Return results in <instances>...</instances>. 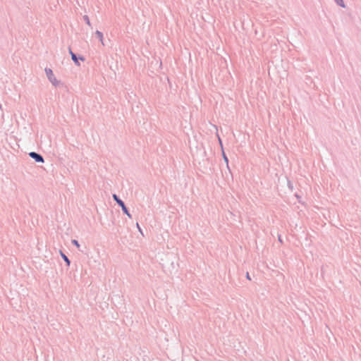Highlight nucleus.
Listing matches in <instances>:
<instances>
[{
    "label": "nucleus",
    "instance_id": "6e6552de",
    "mask_svg": "<svg viewBox=\"0 0 361 361\" xmlns=\"http://www.w3.org/2000/svg\"><path fill=\"white\" fill-rule=\"evenodd\" d=\"M222 154H223L224 160V161H225V162H226V164L227 168L229 169V166H228V157H226V155L225 154V153H224V152H223Z\"/></svg>",
    "mask_w": 361,
    "mask_h": 361
},
{
    "label": "nucleus",
    "instance_id": "f257e3e1",
    "mask_svg": "<svg viewBox=\"0 0 361 361\" xmlns=\"http://www.w3.org/2000/svg\"><path fill=\"white\" fill-rule=\"evenodd\" d=\"M113 199L114 200V201H116L118 205L121 207L123 212L125 214H126L129 218H131V214H130L128 209L126 206L124 202L122 200H121L119 197L116 194L113 195Z\"/></svg>",
    "mask_w": 361,
    "mask_h": 361
},
{
    "label": "nucleus",
    "instance_id": "9b49d317",
    "mask_svg": "<svg viewBox=\"0 0 361 361\" xmlns=\"http://www.w3.org/2000/svg\"><path fill=\"white\" fill-rule=\"evenodd\" d=\"M136 225H137V228H138L139 231L142 234V232L141 228L140 227V225L138 224V223H137V224H136Z\"/></svg>",
    "mask_w": 361,
    "mask_h": 361
},
{
    "label": "nucleus",
    "instance_id": "f03ea898",
    "mask_svg": "<svg viewBox=\"0 0 361 361\" xmlns=\"http://www.w3.org/2000/svg\"><path fill=\"white\" fill-rule=\"evenodd\" d=\"M44 71L49 82H51L54 86L56 87L59 84V81L55 78L52 70L49 68H45Z\"/></svg>",
    "mask_w": 361,
    "mask_h": 361
},
{
    "label": "nucleus",
    "instance_id": "f8f14e48",
    "mask_svg": "<svg viewBox=\"0 0 361 361\" xmlns=\"http://www.w3.org/2000/svg\"><path fill=\"white\" fill-rule=\"evenodd\" d=\"M246 278H247L248 280H251L250 276V274H249V273H248V272H247V274H246Z\"/></svg>",
    "mask_w": 361,
    "mask_h": 361
},
{
    "label": "nucleus",
    "instance_id": "9d476101",
    "mask_svg": "<svg viewBox=\"0 0 361 361\" xmlns=\"http://www.w3.org/2000/svg\"><path fill=\"white\" fill-rule=\"evenodd\" d=\"M71 243L73 245H75L77 247H78V248L80 247V244L77 240H75V239L72 240Z\"/></svg>",
    "mask_w": 361,
    "mask_h": 361
},
{
    "label": "nucleus",
    "instance_id": "7ed1b4c3",
    "mask_svg": "<svg viewBox=\"0 0 361 361\" xmlns=\"http://www.w3.org/2000/svg\"><path fill=\"white\" fill-rule=\"evenodd\" d=\"M29 156L33 159L37 163H44V157L39 153L35 152H31L29 153Z\"/></svg>",
    "mask_w": 361,
    "mask_h": 361
},
{
    "label": "nucleus",
    "instance_id": "0eeeda50",
    "mask_svg": "<svg viewBox=\"0 0 361 361\" xmlns=\"http://www.w3.org/2000/svg\"><path fill=\"white\" fill-rule=\"evenodd\" d=\"M334 1L337 4V5L340 6L342 8H345V5L343 2V0H334Z\"/></svg>",
    "mask_w": 361,
    "mask_h": 361
},
{
    "label": "nucleus",
    "instance_id": "423d86ee",
    "mask_svg": "<svg viewBox=\"0 0 361 361\" xmlns=\"http://www.w3.org/2000/svg\"><path fill=\"white\" fill-rule=\"evenodd\" d=\"M61 257L63 258V259L65 261V262L66 263L67 266H70L71 264V261L70 259H68V257L65 255L63 254L62 252H61Z\"/></svg>",
    "mask_w": 361,
    "mask_h": 361
},
{
    "label": "nucleus",
    "instance_id": "1a4fd4ad",
    "mask_svg": "<svg viewBox=\"0 0 361 361\" xmlns=\"http://www.w3.org/2000/svg\"><path fill=\"white\" fill-rule=\"evenodd\" d=\"M83 19L85 21V23L88 25H91V23H90V19H89V17L87 16V15H85L83 16Z\"/></svg>",
    "mask_w": 361,
    "mask_h": 361
},
{
    "label": "nucleus",
    "instance_id": "39448f33",
    "mask_svg": "<svg viewBox=\"0 0 361 361\" xmlns=\"http://www.w3.org/2000/svg\"><path fill=\"white\" fill-rule=\"evenodd\" d=\"M95 36L99 39V41L102 42V45H104V43L103 41V33L99 30H97L95 32Z\"/></svg>",
    "mask_w": 361,
    "mask_h": 361
},
{
    "label": "nucleus",
    "instance_id": "4468645a",
    "mask_svg": "<svg viewBox=\"0 0 361 361\" xmlns=\"http://www.w3.org/2000/svg\"><path fill=\"white\" fill-rule=\"evenodd\" d=\"M0 109H1V105L0 104Z\"/></svg>",
    "mask_w": 361,
    "mask_h": 361
},
{
    "label": "nucleus",
    "instance_id": "20e7f679",
    "mask_svg": "<svg viewBox=\"0 0 361 361\" xmlns=\"http://www.w3.org/2000/svg\"><path fill=\"white\" fill-rule=\"evenodd\" d=\"M69 54L71 56V59L75 63V65L80 66V63L78 60L85 61V58L83 56H78L72 50L71 48H69Z\"/></svg>",
    "mask_w": 361,
    "mask_h": 361
},
{
    "label": "nucleus",
    "instance_id": "ddd939ff",
    "mask_svg": "<svg viewBox=\"0 0 361 361\" xmlns=\"http://www.w3.org/2000/svg\"><path fill=\"white\" fill-rule=\"evenodd\" d=\"M279 240L280 242H281V241H282L280 235L279 236Z\"/></svg>",
    "mask_w": 361,
    "mask_h": 361
}]
</instances>
